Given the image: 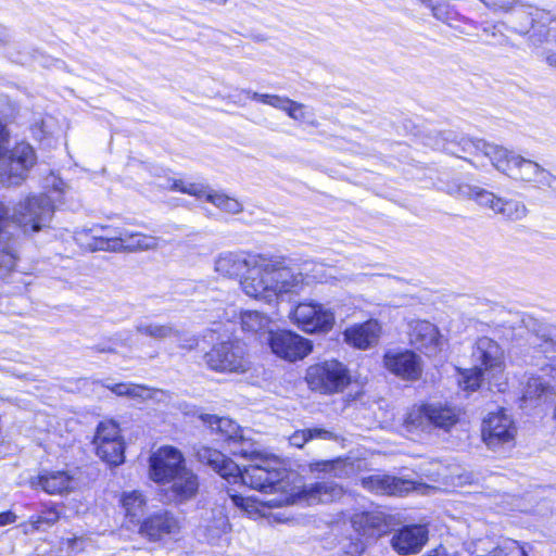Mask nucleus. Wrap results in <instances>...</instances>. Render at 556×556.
<instances>
[{"instance_id": "nucleus-1", "label": "nucleus", "mask_w": 556, "mask_h": 556, "mask_svg": "<svg viewBox=\"0 0 556 556\" xmlns=\"http://www.w3.org/2000/svg\"><path fill=\"white\" fill-rule=\"evenodd\" d=\"M250 460L243 469L218 450L201 446L195 451L198 460L224 479L240 480L243 484L264 493H275L285 489L286 470L277 457H268L258 451H236Z\"/></svg>"}, {"instance_id": "nucleus-2", "label": "nucleus", "mask_w": 556, "mask_h": 556, "mask_svg": "<svg viewBox=\"0 0 556 556\" xmlns=\"http://www.w3.org/2000/svg\"><path fill=\"white\" fill-rule=\"evenodd\" d=\"M247 273L240 281L243 292L268 303L280 294L298 292L303 283L302 274L294 273L282 255L250 254Z\"/></svg>"}, {"instance_id": "nucleus-3", "label": "nucleus", "mask_w": 556, "mask_h": 556, "mask_svg": "<svg viewBox=\"0 0 556 556\" xmlns=\"http://www.w3.org/2000/svg\"><path fill=\"white\" fill-rule=\"evenodd\" d=\"M10 134L0 122V181L4 186H20L37 162L34 148L26 142L16 143L8 151Z\"/></svg>"}, {"instance_id": "nucleus-4", "label": "nucleus", "mask_w": 556, "mask_h": 556, "mask_svg": "<svg viewBox=\"0 0 556 556\" xmlns=\"http://www.w3.org/2000/svg\"><path fill=\"white\" fill-rule=\"evenodd\" d=\"M8 210V215L0 222V235L9 224L18 226L25 233L38 232L47 227L53 215V204L49 197L45 194H30L21 200L13 207L12 214Z\"/></svg>"}, {"instance_id": "nucleus-5", "label": "nucleus", "mask_w": 556, "mask_h": 556, "mask_svg": "<svg viewBox=\"0 0 556 556\" xmlns=\"http://www.w3.org/2000/svg\"><path fill=\"white\" fill-rule=\"evenodd\" d=\"M494 167L515 180L534 184L538 188L556 191V176L534 161L525 159L503 147Z\"/></svg>"}, {"instance_id": "nucleus-6", "label": "nucleus", "mask_w": 556, "mask_h": 556, "mask_svg": "<svg viewBox=\"0 0 556 556\" xmlns=\"http://www.w3.org/2000/svg\"><path fill=\"white\" fill-rule=\"evenodd\" d=\"M458 409L447 403L434 402L413 406L405 418L407 430L430 432L433 429L448 431L457 424Z\"/></svg>"}, {"instance_id": "nucleus-7", "label": "nucleus", "mask_w": 556, "mask_h": 556, "mask_svg": "<svg viewBox=\"0 0 556 556\" xmlns=\"http://www.w3.org/2000/svg\"><path fill=\"white\" fill-rule=\"evenodd\" d=\"M305 380L312 391L333 394L342 392L350 384L351 377L344 364L330 359L309 366Z\"/></svg>"}, {"instance_id": "nucleus-8", "label": "nucleus", "mask_w": 556, "mask_h": 556, "mask_svg": "<svg viewBox=\"0 0 556 556\" xmlns=\"http://www.w3.org/2000/svg\"><path fill=\"white\" fill-rule=\"evenodd\" d=\"M204 361L210 369L224 374H244L251 368L245 349L238 341L215 344L204 354Z\"/></svg>"}, {"instance_id": "nucleus-9", "label": "nucleus", "mask_w": 556, "mask_h": 556, "mask_svg": "<svg viewBox=\"0 0 556 556\" xmlns=\"http://www.w3.org/2000/svg\"><path fill=\"white\" fill-rule=\"evenodd\" d=\"M293 318L299 327L309 333L328 332L334 326V313L331 308L317 302L300 303Z\"/></svg>"}, {"instance_id": "nucleus-10", "label": "nucleus", "mask_w": 556, "mask_h": 556, "mask_svg": "<svg viewBox=\"0 0 556 556\" xmlns=\"http://www.w3.org/2000/svg\"><path fill=\"white\" fill-rule=\"evenodd\" d=\"M541 375L529 374L522 389L521 402L525 406L536 405L540 400L556 394V372L548 366V359L542 355ZM539 366L540 363H536Z\"/></svg>"}, {"instance_id": "nucleus-11", "label": "nucleus", "mask_w": 556, "mask_h": 556, "mask_svg": "<svg viewBox=\"0 0 556 556\" xmlns=\"http://www.w3.org/2000/svg\"><path fill=\"white\" fill-rule=\"evenodd\" d=\"M515 434L514 421L503 409L490 413L482 421V440L491 450H496L513 442Z\"/></svg>"}, {"instance_id": "nucleus-12", "label": "nucleus", "mask_w": 556, "mask_h": 556, "mask_svg": "<svg viewBox=\"0 0 556 556\" xmlns=\"http://www.w3.org/2000/svg\"><path fill=\"white\" fill-rule=\"evenodd\" d=\"M471 361L481 367L490 379H496L504 371V351L501 345L489 337H480L472 346Z\"/></svg>"}, {"instance_id": "nucleus-13", "label": "nucleus", "mask_w": 556, "mask_h": 556, "mask_svg": "<svg viewBox=\"0 0 556 556\" xmlns=\"http://www.w3.org/2000/svg\"><path fill=\"white\" fill-rule=\"evenodd\" d=\"M269 345L277 356L294 362L304 358L312 352V342L292 331L271 332Z\"/></svg>"}, {"instance_id": "nucleus-14", "label": "nucleus", "mask_w": 556, "mask_h": 556, "mask_svg": "<svg viewBox=\"0 0 556 556\" xmlns=\"http://www.w3.org/2000/svg\"><path fill=\"white\" fill-rule=\"evenodd\" d=\"M176 191L188 193L199 200L205 199L207 202H211L216 207L228 214H238L243 210L242 204L237 199L230 198L225 193L214 191L201 184L176 179Z\"/></svg>"}, {"instance_id": "nucleus-15", "label": "nucleus", "mask_w": 556, "mask_h": 556, "mask_svg": "<svg viewBox=\"0 0 556 556\" xmlns=\"http://www.w3.org/2000/svg\"><path fill=\"white\" fill-rule=\"evenodd\" d=\"M386 368L404 380H418L422 372L421 359L413 351H388L383 356Z\"/></svg>"}, {"instance_id": "nucleus-16", "label": "nucleus", "mask_w": 556, "mask_h": 556, "mask_svg": "<svg viewBox=\"0 0 556 556\" xmlns=\"http://www.w3.org/2000/svg\"><path fill=\"white\" fill-rule=\"evenodd\" d=\"M442 149L450 154L456 155L464 159L475 166H478L473 161L460 155V152L467 153L473 156L483 155L489 159L491 164L494 166L498 156L503 155V147L489 143L482 139H470L462 138L458 143L447 142L442 146Z\"/></svg>"}, {"instance_id": "nucleus-17", "label": "nucleus", "mask_w": 556, "mask_h": 556, "mask_svg": "<svg viewBox=\"0 0 556 556\" xmlns=\"http://www.w3.org/2000/svg\"><path fill=\"white\" fill-rule=\"evenodd\" d=\"M409 342L426 355H434L441 348V334L438 327L427 320H414L409 324Z\"/></svg>"}, {"instance_id": "nucleus-18", "label": "nucleus", "mask_w": 556, "mask_h": 556, "mask_svg": "<svg viewBox=\"0 0 556 556\" xmlns=\"http://www.w3.org/2000/svg\"><path fill=\"white\" fill-rule=\"evenodd\" d=\"M428 541V529L422 525L404 526L391 539L393 549L400 555L418 553Z\"/></svg>"}, {"instance_id": "nucleus-19", "label": "nucleus", "mask_w": 556, "mask_h": 556, "mask_svg": "<svg viewBox=\"0 0 556 556\" xmlns=\"http://www.w3.org/2000/svg\"><path fill=\"white\" fill-rule=\"evenodd\" d=\"M199 489L198 475L187 467L182 453L176 448V505L194 500Z\"/></svg>"}, {"instance_id": "nucleus-20", "label": "nucleus", "mask_w": 556, "mask_h": 556, "mask_svg": "<svg viewBox=\"0 0 556 556\" xmlns=\"http://www.w3.org/2000/svg\"><path fill=\"white\" fill-rule=\"evenodd\" d=\"M99 242L100 243L96 245V248L111 249V252L146 251L155 249L159 245V239L155 237L142 233H132L127 230H125L122 237H109L105 239H100Z\"/></svg>"}, {"instance_id": "nucleus-21", "label": "nucleus", "mask_w": 556, "mask_h": 556, "mask_svg": "<svg viewBox=\"0 0 556 556\" xmlns=\"http://www.w3.org/2000/svg\"><path fill=\"white\" fill-rule=\"evenodd\" d=\"M149 477L160 485L174 490V447L162 446L150 456Z\"/></svg>"}, {"instance_id": "nucleus-22", "label": "nucleus", "mask_w": 556, "mask_h": 556, "mask_svg": "<svg viewBox=\"0 0 556 556\" xmlns=\"http://www.w3.org/2000/svg\"><path fill=\"white\" fill-rule=\"evenodd\" d=\"M33 489L40 488L48 494L67 493L73 489V477L64 470H45L29 479Z\"/></svg>"}, {"instance_id": "nucleus-23", "label": "nucleus", "mask_w": 556, "mask_h": 556, "mask_svg": "<svg viewBox=\"0 0 556 556\" xmlns=\"http://www.w3.org/2000/svg\"><path fill=\"white\" fill-rule=\"evenodd\" d=\"M362 485L377 494L402 495L414 489V482L387 475H372L362 479Z\"/></svg>"}, {"instance_id": "nucleus-24", "label": "nucleus", "mask_w": 556, "mask_h": 556, "mask_svg": "<svg viewBox=\"0 0 556 556\" xmlns=\"http://www.w3.org/2000/svg\"><path fill=\"white\" fill-rule=\"evenodd\" d=\"M380 326L377 320H368L354 325L343 332L344 340L354 348L366 350L374 345L379 338Z\"/></svg>"}, {"instance_id": "nucleus-25", "label": "nucleus", "mask_w": 556, "mask_h": 556, "mask_svg": "<svg viewBox=\"0 0 556 556\" xmlns=\"http://www.w3.org/2000/svg\"><path fill=\"white\" fill-rule=\"evenodd\" d=\"M352 526L356 532L366 536L381 535L387 532V517L381 511H363L355 514Z\"/></svg>"}, {"instance_id": "nucleus-26", "label": "nucleus", "mask_w": 556, "mask_h": 556, "mask_svg": "<svg viewBox=\"0 0 556 556\" xmlns=\"http://www.w3.org/2000/svg\"><path fill=\"white\" fill-rule=\"evenodd\" d=\"M250 255L238 252H223L215 260V270L225 277H237L247 270Z\"/></svg>"}, {"instance_id": "nucleus-27", "label": "nucleus", "mask_w": 556, "mask_h": 556, "mask_svg": "<svg viewBox=\"0 0 556 556\" xmlns=\"http://www.w3.org/2000/svg\"><path fill=\"white\" fill-rule=\"evenodd\" d=\"M124 232L125 230L113 229L109 226H94L91 229L77 232L76 240L90 251H111V249H100L96 248V245L100 243V239L122 237Z\"/></svg>"}, {"instance_id": "nucleus-28", "label": "nucleus", "mask_w": 556, "mask_h": 556, "mask_svg": "<svg viewBox=\"0 0 556 556\" xmlns=\"http://www.w3.org/2000/svg\"><path fill=\"white\" fill-rule=\"evenodd\" d=\"M304 493L309 500L327 503L340 497L342 495V488L334 481H319L306 485Z\"/></svg>"}, {"instance_id": "nucleus-29", "label": "nucleus", "mask_w": 556, "mask_h": 556, "mask_svg": "<svg viewBox=\"0 0 556 556\" xmlns=\"http://www.w3.org/2000/svg\"><path fill=\"white\" fill-rule=\"evenodd\" d=\"M103 387L111 390L117 396H126L139 402L152 399L154 391L142 384L121 382L115 384L102 383Z\"/></svg>"}, {"instance_id": "nucleus-30", "label": "nucleus", "mask_w": 556, "mask_h": 556, "mask_svg": "<svg viewBox=\"0 0 556 556\" xmlns=\"http://www.w3.org/2000/svg\"><path fill=\"white\" fill-rule=\"evenodd\" d=\"M206 421L210 424L211 428L219 432L229 444H236L238 438L242 440V431L239 425L231 419L210 416Z\"/></svg>"}, {"instance_id": "nucleus-31", "label": "nucleus", "mask_w": 556, "mask_h": 556, "mask_svg": "<svg viewBox=\"0 0 556 556\" xmlns=\"http://www.w3.org/2000/svg\"><path fill=\"white\" fill-rule=\"evenodd\" d=\"M97 455L111 466H118L124 462L123 440L96 444Z\"/></svg>"}, {"instance_id": "nucleus-32", "label": "nucleus", "mask_w": 556, "mask_h": 556, "mask_svg": "<svg viewBox=\"0 0 556 556\" xmlns=\"http://www.w3.org/2000/svg\"><path fill=\"white\" fill-rule=\"evenodd\" d=\"M334 440L336 434L324 428H308L295 431L290 435L289 442L295 447H303L311 440Z\"/></svg>"}, {"instance_id": "nucleus-33", "label": "nucleus", "mask_w": 556, "mask_h": 556, "mask_svg": "<svg viewBox=\"0 0 556 556\" xmlns=\"http://www.w3.org/2000/svg\"><path fill=\"white\" fill-rule=\"evenodd\" d=\"M534 321L535 324L543 325L542 323H539L538 320L527 317V318H519L518 315L513 316L511 320H507L504 323L503 327L508 328L509 333H504V337L506 340H515L516 336H520V330L525 328L529 332L528 342L530 348L533 350V353L543 355L538 351V349H534L533 344H531V340L533 337V331L531 330V327H529V323Z\"/></svg>"}, {"instance_id": "nucleus-34", "label": "nucleus", "mask_w": 556, "mask_h": 556, "mask_svg": "<svg viewBox=\"0 0 556 556\" xmlns=\"http://www.w3.org/2000/svg\"><path fill=\"white\" fill-rule=\"evenodd\" d=\"M170 522L167 517L163 515H155L147 519L140 531L151 540L160 539L164 533H169Z\"/></svg>"}, {"instance_id": "nucleus-35", "label": "nucleus", "mask_w": 556, "mask_h": 556, "mask_svg": "<svg viewBox=\"0 0 556 556\" xmlns=\"http://www.w3.org/2000/svg\"><path fill=\"white\" fill-rule=\"evenodd\" d=\"M240 323L243 331L256 333L267 329L269 318L257 311H245L240 315Z\"/></svg>"}, {"instance_id": "nucleus-36", "label": "nucleus", "mask_w": 556, "mask_h": 556, "mask_svg": "<svg viewBox=\"0 0 556 556\" xmlns=\"http://www.w3.org/2000/svg\"><path fill=\"white\" fill-rule=\"evenodd\" d=\"M495 213L503 215L506 219L509 220H520L527 216L528 208L520 201L513 199L505 200L501 198Z\"/></svg>"}, {"instance_id": "nucleus-37", "label": "nucleus", "mask_w": 556, "mask_h": 556, "mask_svg": "<svg viewBox=\"0 0 556 556\" xmlns=\"http://www.w3.org/2000/svg\"><path fill=\"white\" fill-rule=\"evenodd\" d=\"M204 529L208 542L214 543L215 540L230 530V523L227 516L222 510H218L214 514L213 519L204 526Z\"/></svg>"}, {"instance_id": "nucleus-38", "label": "nucleus", "mask_w": 556, "mask_h": 556, "mask_svg": "<svg viewBox=\"0 0 556 556\" xmlns=\"http://www.w3.org/2000/svg\"><path fill=\"white\" fill-rule=\"evenodd\" d=\"M486 372L478 366L460 371L459 387L466 391H476L480 388Z\"/></svg>"}, {"instance_id": "nucleus-39", "label": "nucleus", "mask_w": 556, "mask_h": 556, "mask_svg": "<svg viewBox=\"0 0 556 556\" xmlns=\"http://www.w3.org/2000/svg\"><path fill=\"white\" fill-rule=\"evenodd\" d=\"M122 504L126 510V515L131 519H135L139 518L143 514L146 500L140 492L131 491L124 493L122 497Z\"/></svg>"}, {"instance_id": "nucleus-40", "label": "nucleus", "mask_w": 556, "mask_h": 556, "mask_svg": "<svg viewBox=\"0 0 556 556\" xmlns=\"http://www.w3.org/2000/svg\"><path fill=\"white\" fill-rule=\"evenodd\" d=\"M118 425L113 420H105L99 424L94 437V444L122 440Z\"/></svg>"}, {"instance_id": "nucleus-41", "label": "nucleus", "mask_w": 556, "mask_h": 556, "mask_svg": "<svg viewBox=\"0 0 556 556\" xmlns=\"http://www.w3.org/2000/svg\"><path fill=\"white\" fill-rule=\"evenodd\" d=\"M247 94H249L253 100L260 101L264 104L282 110L285 112L288 111L290 105H293V100L276 94L258 93L251 90H248Z\"/></svg>"}, {"instance_id": "nucleus-42", "label": "nucleus", "mask_w": 556, "mask_h": 556, "mask_svg": "<svg viewBox=\"0 0 556 556\" xmlns=\"http://www.w3.org/2000/svg\"><path fill=\"white\" fill-rule=\"evenodd\" d=\"M472 194L468 199L475 200L481 206L490 207L494 212L496 211L501 198L478 186H472Z\"/></svg>"}, {"instance_id": "nucleus-43", "label": "nucleus", "mask_w": 556, "mask_h": 556, "mask_svg": "<svg viewBox=\"0 0 556 556\" xmlns=\"http://www.w3.org/2000/svg\"><path fill=\"white\" fill-rule=\"evenodd\" d=\"M137 331L146 336L162 339L170 334L172 328L169 326L153 323H141L137 326Z\"/></svg>"}, {"instance_id": "nucleus-44", "label": "nucleus", "mask_w": 556, "mask_h": 556, "mask_svg": "<svg viewBox=\"0 0 556 556\" xmlns=\"http://www.w3.org/2000/svg\"><path fill=\"white\" fill-rule=\"evenodd\" d=\"M472 186L453 180L446 185V192L458 199H468L472 194Z\"/></svg>"}, {"instance_id": "nucleus-45", "label": "nucleus", "mask_w": 556, "mask_h": 556, "mask_svg": "<svg viewBox=\"0 0 556 556\" xmlns=\"http://www.w3.org/2000/svg\"><path fill=\"white\" fill-rule=\"evenodd\" d=\"M484 42L490 46H503L507 42L506 36L496 25L483 28Z\"/></svg>"}, {"instance_id": "nucleus-46", "label": "nucleus", "mask_w": 556, "mask_h": 556, "mask_svg": "<svg viewBox=\"0 0 556 556\" xmlns=\"http://www.w3.org/2000/svg\"><path fill=\"white\" fill-rule=\"evenodd\" d=\"M59 513L54 509H51L47 511L45 516L31 518L29 523L31 525L33 529L38 530L42 523L52 526L59 520Z\"/></svg>"}, {"instance_id": "nucleus-47", "label": "nucleus", "mask_w": 556, "mask_h": 556, "mask_svg": "<svg viewBox=\"0 0 556 556\" xmlns=\"http://www.w3.org/2000/svg\"><path fill=\"white\" fill-rule=\"evenodd\" d=\"M176 343H178L180 349L190 351L198 345V339L189 332H181L176 334Z\"/></svg>"}, {"instance_id": "nucleus-48", "label": "nucleus", "mask_w": 556, "mask_h": 556, "mask_svg": "<svg viewBox=\"0 0 556 556\" xmlns=\"http://www.w3.org/2000/svg\"><path fill=\"white\" fill-rule=\"evenodd\" d=\"M432 14L437 20L447 23L451 20L452 12L450 11L448 5L437 4L432 7Z\"/></svg>"}, {"instance_id": "nucleus-49", "label": "nucleus", "mask_w": 556, "mask_h": 556, "mask_svg": "<svg viewBox=\"0 0 556 556\" xmlns=\"http://www.w3.org/2000/svg\"><path fill=\"white\" fill-rule=\"evenodd\" d=\"M287 114L295 121H305L304 105L295 101H293V105H290Z\"/></svg>"}, {"instance_id": "nucleus-50", "label": "nucleus", "mask_w": 556, "mask_h": 556, "mask_svg": "<svg viewBox=\"0 0 556 556\" xmlns=\"http://www.w3.org/2000/svg\"><path fill=\"white\" fill-rule=\"evenodd\" d=\"M252 443L248 440H245L243 437H242V440L241 439H237V443L236 444H232L231 446V452L235 454V455H240V453H236V451H241V450H248V451H255L254 448H252Z\"/></svg>"}, {"instance_id": "nucleus-51", "label": "nucleus", "mask_w": 556, "mask_h": 556, "mask_svg": "<svg viewBox=\"0 0 556 556\" xmlns=\"http://www.w3.org/2000/svg\"><path fill=\"white\" fill-rule=\"evenodd\" d=\"M16 521V515L11 511H3L0 513V527H4L11 523H14Z\"/></svg>"}, {"instance_id": "nucleus-52", "label": "nucleus", "mask_w": 556, "mask_h": 556, "mask_svg": "<svg viewBox=\"0 0 556 556\" xmlns=\"http://www.w3.org/2000/svg\"><path fill=\"white\" fill-rule=\"evenodd\" d=\"M229 496L232 501V503L237 506V507H240L242 509H248L249 507V498H245L239 494H230L229 493Z\"/></svg>"}, {"instance_id": "nucleus-53", "label": "nucleus", "mask_w": 556, "mask_h": 556, "mask_svg": "<svg viewBox=\"0 0 556 556\" xmlns=\"http://www.w3.org/2000/svg\"><path fill=\"white\" fill-rule=\"evenodd\" d=\"M546 62L548 65L556 67V52L548 53L546 55Z\"/></svg>"}, {"instance_id": "nucleus-54", "label": "nucleus", "mask_w": 556, "mask_h": 556, "mask_svg": "<svg viewBox=\"0 0 556 556\" xmlns=\"http://www.w3.org/2000/svg\"><path fill=\"white\" fill-rule=\"evenodd\" d=\"M7 215L8 210L4 207V204L0 202V222L3 220V218H5Z\"/></svg>"}, {"instance_id": "nucleus-55", "label": "nucleus", "mask_w": 556, "mask_h": 556, "mask_svg": "<svg viewBox=\"0 0 556 556\" xmlns=\"http://www.w3.org/2000/svg\"><path fill=\"white\" fill-rule=\"evenodd\" d=\"M187 408H188V405H181V404L179 405V409H181L185 415H189V413H190L189 410H187Z\"/></svg>"}, {"instance_id": "nucleus-56", "label": "nucleus", "mask_w": 556, "mask_h": 556, "mask_svg": "<svg viewBox=\"0 0 556 556\" xmlns=\"http://www.w3.org/2000/svg\"><path fill=\"white\" fill-rule=\"evenodd\" d=\"M165 497H166V500H165V501L169 503V502H172V500H173V494H170L169 492H167V493L165 494Z\"/></svg>"}, {"instance_id": "nucleus-57", "label": "nucleus", "mask_w": 556, "mask_h": 556, "mask_svg": "<svg viewBox=\"0 0 556 556\" xmlns=\"http://www.w3.org/2000/svg\"><path fill=\"white\" fill-rule=\"evenodd\" d=\"M175 202H176V205H178L179 204V199L176 198Z\"/></svg>"}]
</instances>
